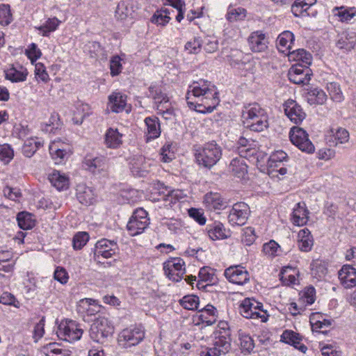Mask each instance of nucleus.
Masks as SVG:
<instances>
[{
    "instance_id": "nucleus-1",
    "label": "nucleus",
    "mask_w": 356,
    "mask_h": 356,
    "mask_svg": "<svg viewBox=\"0 0 356 356\" xmlns=\"http://www.w3.org/2000/svg\"><path fill=\"white\" fill-rule=\"evenodd\" d=\"M186 99L190 108L199 113H211L220 99L216 87L210 81L200 80L189 86Z\"/></svg>"
},
{
    "instance_id": "nucleus-2",
    "label": "nucleus",
    "mask_w": 356,
    "mask_h": 356,
    "mask_svg": "<svg viewBox=\"0 0 356 356\" xmlns=\"http://www.w3.org/2000/svg\"><path fill=\"white\" fill-rule=\"evenodd\" d=\"M268 115L259 104H250L243 107L242 119L244 127L254 131H262L268 127Z\"/></svg>"
},
{
    "instance_id": "nucleus-3",
    "label": "nucleus",
    "mask_w": 356,
    "mask_h": 356,
    "mask_svg": "<svg viewBox=\"0 0 356 356\" xmlns=\"http://www.w3.org/2000/svg\"><path fill=\"white\" fill-rule=\"evenodd\" d=\"M222 149L216 143L205 144L196 150L195 159L197 163L204 168H211L220 159Z\"/></svg>"
},
{
    "instance_id": "nucleus-4",
    "label": "nucleus",
    "mask_w": 356,
    "mask_h": 356,
    "mask_svg": "<svg viewBox=\"0 0 356 356\" xmlns=\"http://www.w3.org/2000/svg\"><path fill=\"white\" fill-rule=\"evenodd\" d=\"M114 327L108 318L99 316L91 325L90 337L94 341L102 343L112 335Z\"/></svg>"
},
{
    "instance_id": "nucleus-5",
    "label": "nucleus",
    "mask_w": 356,
    "mask_h": 356,
    "mask_svg": "<svg viewBox=\"0 0 356 356\" xmlns=\"http://www.w3.org/2000/svg\"><path fill=\"white\" fill-rule=\"evenodd\" d=\"M147 212L143 208L137 209L130 218L127 228L130 235L141 234L149 224Z\"/></svg>"
},
{
    "instance_id": "nucleus-6",
    "label": "nucleus",
    "mask_w": 356,
    "mask_h": 356,
    "mask_svg": "<svg viewBox=\"0 0 356 356\" xmlns=\"http://www.w3.org/2000/svg\"><path fill=\"white\" fill-rule=\"evenodd\" d=\"M289 138L291 143L302 152L313 153L315 147L309 138V135L305 130L299 127H293L289 132Z\"/></svg>"
},
{
    "instance_id": "nucleus-7",
    "label": "nucleus",
    "mask_w": 356,
    "mask_h": 356,
    "mask_svg": "<svg viewBox=\"0 0 356 356\" xmlns=\"http://www.w3.org/2000/svg\"><path fill=\"white\" fill-rule=\"evenodd\" d=\"M144 337V330L140 327L126 328L120 333L118 343L123 348H128L138 344Z\"/></svg>"
},
{
    "instance_id": "nucleus-8",
    "label": "nucleus",
    "mask_w": 356,
    "mask_h": 356,
    "mask_svg": "<svg viewBox=\"0 0 356 356\" xmlns=\"http://www.w3.org/2000/svg\"><path fill=\"white\" fill-rule=\"evenodd\" d=\"M163 270L170 280L179 282L186 273L185 263L181 258H171L163 263Z\"/></svg>"
},
{
    "instance_id": "nucleus-9",
    "label": "nucleus",
    "mask_w": 356,
    "mask_h": 356,
    "mask_svg": "<svg viewBox=\"0 0 356 356\" xmlns=\"http://www.w3.org/2000/svg\"><path fill=\"white\" fill-rule=\"evenodd\" d=\"M83 330L74 321H69L58 327V336L61 339L73 342L81 339Z\"/></svg>"
},
{
    "instance_id": "nucleus-10",
    "label": "nucleus",
    "mask_w": 356,
    "mask_h": 356,
    "mask_svg": "<svg viewBox=\"0 0 356 356\" xmlns=\"http://www.w3.org/2000/svg\"><path fill=\"white\" fill-rule=\"evenodd\" d=\"M250 214V208L245 202L234 204L228 216L229 222L232 225L242 226L246 222Z\"/></svg>"
},
{
    "instance_id": "nucleus-11",
    "label": "nucleus",
    "mask_w": 356,
    "mask_h": 356,
    "mask_svg": "<svg viewBox=\"0 0 356 356\" xmlns=\"http://www.w3.org/2000/svg\"><path fill=\"white\" fill-rule=\"evenodd\" d=\"M312 73L308 67L296 65L290 68L288 76L289 80L295 84L306 85L311 80Z\"/></svg>"
},
{
    "instance_id": "nucleus-12",
    "label": "nucleus",
    "mask_w": 356,
    "mask_h": 356,
    "mask_svg": "<svg viewBox=\"0 0 356 356\" xmlns=\"http://www.w3.org/2000/svg\"><path fill=\"white\" fill-rule=\"evenodd\" d=\"M218 320L217 309L211 305H207L204 308L200 309L193 316V321L196 325L203 324L205 325H211Z\"/></svg>"
},
{
    "instance_id": "nucleus-13",
    "label": "nucleus",
    "mask_w": 356,
    "mask_h": 356,
    "mask_svg": "<svg viewBox=\"0 0 356 356\" xmlns=\"http://www.w3.org/2000/svg\"><path fill=\"white\" fill-rule=\"evenodd\" d=\"M225 277L236 284L243 285L250 280V275L247 270L241 266H234L227 268L224 273Z\"/></svg>"
},
{
    "instance_id": "nucleus-14",
    "label": "nucleus",
    "mask_w": 356,
    "mask_h": 356,
    "mask_svg": "<svg viewBox=\"0 0 356 356\" xmlns=\"http://www.w3.org/2000/svg\"><path fill=\"white\" fill-rule=\"evenodd\" d=\"M284 108L286 115L295 124L301 123L306 117L302 107L294 100H287L284 104Z\"/></svg>"
},
{
    "instance_id": "nucleus-15",
    "label": "nucleus",
    "mask_w": 356,
    "mask_h": 356,
    "mask_svg": "<svg viewBox=\"0 0 356 356\" xmlns=\"http://www.w3.org/2000/svg\"><path fill=\"white\" fill-rule=\"evenodd\" d=\"M259 305V302L250 298H245L240 306L241 314L246 318L258 319L261 318L262 321L266 320L264 314H261L258 311H254L255 307Z\"/></svg>"
},
{
    "instance_id": "nucleus-16",
    "label": "nucleus",
    "mask_w": 356,
    "mask_h": 356,
    "mask_svg": "<svg viewBox=\"0 0 356 356\" xmlns=\"http://www.w3.org/2000/svg\"><path fill=\"white\" fill-rule=\"evenodd\" d=\"M118 245L115 241L103 238L97 242L94 254L97 257L102 256L104 258L108 259L115 254Z\"/></svg>"
},
{
    "instance_id": "nucleus-17",
    "label": "nucleus",
    "mask_w": 356,
    "mask_h": 356,
    "mask_svg": "<svg viewBox=\"0 0 356 356\" xmlns=\"http://www.w3.org/2000/svg\"><path fill=\"white\" fill-rule=\"evenodd\" d=\"M248 43L253 52H263L268 48L266 35L261 31L252 32L248 38Z\"/></svg>"
},
{
    "instance_id": "nucleus-18",
    "label": "nucleus",
    "mask_w": 356,
    "mask_h": 356,
    "mask_svg": "<svg viewBox=\"0 0 356 356\" xmlns=\"http://www.w3.org/2000/svg\"><path fill=\"white\" fill-rule=\"evenodd\" d=\"M76 197L81 204L88 206L95 202L96 194L91 187L81 183L76 186Z\"/></svg>"
},
{
    "instance_id": "nucleus-19",
    "label": "nucleus",
    "mask_w": 356,
    "mask_h": 356,
    "mask_svg": "<svg viewBox=\"0 0 356 356\" xmlns=\"http://www.w3.org/2000/svg\"><path fill=\"white\" fill-rule=\"evenodd\" d=\"M349 132L344 128H331L327 135V141L332 146H337L348 142Z\"/></svg>"
},
{
    "instance_id": "nucleus-20",
    "label": "nucleus",
    "mask_w": 356,
    "mask_h": 356,
    "mask_svg": "<svg viewBox=\"0 0 356 356\" xmlns=\"http://www.w3.org/2000/svg\"><path fill=\"white\" fill-rule=\"evenodd\" d=\"M339 279L347 289L356 286V270L350 265H344L339 271Z\"/></svg>"
},
{
    "instance_id": "nucleus-21",
    "label": "nucleus",
    "mask_w": 356,
    "mask_h": 356,
    "mask_svg": "<svg viewBox=\"0 0 356 356\" xmlns=\"http://www.w3.org/2000/svg\"><path fill=\"white\" fill-rule=\"evenodd\" d=\"M204 204L209 210H221L227 207V202L218 193H208L204 195Z\"/></svg>"
},
{
    "instance_id": "nucleus-22",
    "label": "nucleus",
    "mask_w": 356,
    "mask_h": 356,
    "mask_svg": "<svg viewBox=\"0 0 356 356\" xmlns=\"http://www.w3.org/2000/svg\"><path fill=\"white\" fill-rule=\"evenodd\" d=\"M356 46V33L354 32H343L338 35L336 47L344 52L353 49Z\"/></svg>"
},
{
    "instance_id": "nucleus-23",
    "label": "nucleus",
    "mask_w": 356,
    "mask_h": 356,
    "mask_svg": "<svg viewBox=\"0 0 356 356\" xmlns=\"http://www.w3.org/2000/svg\"><path fill=\"white\" fill-rule=\"evenodd\" d=\"M136 8L137 7L133 0L122 1L117 6L115 17L120 20H124L127 17H133V14Z\"/></svg>"
},
{
    "instance_id": "nucleus-24",
    "label": "nucleus",
    "mask_w": 356,
    "mask_h": 356,
    "mask_svg": "<svg viewBox=\"0 0 356 356\" xmlns=\"http://www.w3.org/2000/svg\"><path fill=\"white\" fill-rule=\"evenodd\" d=\"M309 211L305 202H298L292 213V221L295 225L303 226L308 220Z\"/></svg>"
},
{
    "instance_id": "nucleus-25",
    "label": "nucleus",
    "mask_w": 356,
    "mask_h": 356,
    "mask_svg": "<svg viewBox=\"0 0 356 356\" xmlns=\"http://www.w3.org/2000/svg\"><path fill=\"white\" fill-rule=\"evenodd\" d=\"M145 123L147 127L146 140H154L159 138L161 135V127L158 118L147 117L145 119Z\"/></svg>"
},
{
    "instance_id": "nucleus-26",
    "label": "nucleus",
    "mask_w": 356,
    "mask_h": 356,
    "mask_svg": "<svg viewBox=\"0 0 356 356\" xmlns=\"http://www.w3.org/2000/svg\"><path fill=\"white\" fill-rule=\"evenodd\" d=\"M122 137L117 129L109 128L104 135V144L108 148L117 149L122 144Z\"/></svg>"
},
{
    "instance_id": "nucleus-27",
    "label": "nucleus",
    "mask_w": 356,
    "mask_h": 356,
    "mask_svg": "<svg viewBox=\"0 0 356 356\" xmlns=\"http://www.w3.org/2000/svg\"><path fill=\"white\" fill-rule=\"evenodd\" d=\"M316 0H296L291 6V12L296 17L309 16V10L316 3Z\"/></svg>"
},
{
    "instance_id": "nucleus-28",
    "label": "nucleus",
    "mask_w": 356,
    "mask_h": 356,
    "mask_svg": "<svg viewBox=\"0 0 356 356\" xmlns=\"http://www.w3.org/2000/svg\"><path fill=\"white\" fill-rule=\"evenodd\" d=\"M246 157L233 159L229 164V170L233 175L243 179L248 173V165L245 161Z\"/></svg>"
},
{
    "instance_id": "nucleus-29",
    "label": "nucleus",
    "mask_w": 356,
    "mask_h": 356,
    "mask_svg": "<svg viewBox=\"0 0 356 356\" xmlns=\"http://www.w3.org/2000/svg\"><path fill=\"white\" fill-rule=\"evenodd\" d=\"M51 184L58 191H63L69 186V178L64 173L53 170L48 175Z\"/></svg>"
},
{
    "instance_id": "nucleus-30",
    "label": "nucleus",
    "mask_w": 356,
    "mask_h": 356,
    "mask_svg": "<svg viewBox=\"0 0 356 356\" xmlns=\"http://www.w3.org/2000/svg\"><path fill=\"white\" fill-rule=\"evenodd\" d=\"M63 144L59 141H54L49 145V154L52 159L55 160L56 163H60L63 159L67 158L70 152L64 149Z\"/></svg>"
},
{
    "instance_id": "nucleus-31",
    "label": "nucleus",
    "mask_w": 356,
    "mask_h": 356,
    "mask_svg": "<svg viewBox=\"0 0 356 356\" xmlns=\"http://www.w3.org/2000/svg\"><path fill=\"white\" fill-rule=\"evenodd\" d=\"M294 41V35L291 31H284L279 35L277 40V47L280 51L287 54L291 49V44Z\"/></svg>"
},
{
    "instance_id": "nucleus-32",
    "label": "nucleus",
    "mask_w": 356,
    "mask_h": 356,
    "mask_svg": "<svg viewBox=\"0 0 356 356\" xmlns=\"http://www.w3.org/2000/svg\"><path fill=\"white\" fill-rule=\"evenodd\" d=\"M109 106L113 112H122L127 102V96L120 92H113L109 97Z\"/></svg>"
},
{
    "instance_id": "nucleus-33",
    "label": "nucleus",
    "mask_w": 356,
    "mask_h": 356,
    "mask_svg": "<svg viewBox=\"0 0 356 356\" xmlns=\"http://www.w3.org/2000/svg\"><path fill=\"white\" fill-rule=\"evenodd\" d=\"M85 164L87 166V169L94 174L101 173L107 169L106 160L104 157L86 159Z\"/></svg>"
},
{
    "instance_id": "nucleus-34",
    "label": "nucleus",
    "mask_w": 356,
    "mask_h": 356,
    "mask_svg": "<svg viewBox=\"0 0 356 356\" xmlns=\"http://www.w3.org/2000/svg\"><path fill=\"white\" fill-rule=\"evenodd\" d=\"M298 237L299 249L303 252H309L311 250L314 241L310 231L307 228L301 229L298 232Z\"/></svg>"
},
{
    "instance_id": "nucleus-35",
    "label": "nucleus",
    "mask_w": 356,
    "mask_h": 356,
    "mask_svg": "<svg viewBox=\"0 0 356 356\" xmlns=\"http://www.w3.org/2000/svg\"><path fill=\"white\" fill-rule=\"evenodd\" d=\"M208 235L213 241L227 238L224 225L220 222H214L207 227Z\"/></svg>"
},
{
    "instance_id": "nucleus-36",
    "label": "nucleus",
    "mask_w": 356,
    "mask_h": 356,
    "mask_svg": "<svg viewBox=\"0 0 356 356\" xmlns=\"http://www.w3.org/2000/svg\"><path fill=\"white\" fill-rule=\"evenodd\" d=\"M253 141H250L244 137H241L238 141V151L241 157L252 156L256 153V149L252 146Z\"/></svg>"
},
{
    "instance_id": "nucleus-37",
    "label": "nucleus",
    "mask_w": 356,
    "mask_h": 356,
    "mask_svg": "<svg viewBox=\"0 0 356 356\" xmlns=\"http://www.w3.org/2000/svg\"><path fill=\"white\" fill-rule=\"evenodd\" d=\"M149 164L144 157L140 156L131 163V170L132 173L138 177H145L149 172Z\"/></svg>"
},
{
    "instance_id": "nucleus-38",
    "label": "nucleus",
    "mask_w": 356,
    "mask_h": 356,
    "mask_svg": "<svg viewBox=\"0 0 356 356\" xmlns=\"http://www.w3.org/2000/svg\"><path fill=\"white\" fill-rule=\"evenodd\" d=\"M42 145V143L38 140V138H28L24 141L22 153L26 157L31 158Z\"/></svg>"
},
{
    "instance_id": "nucleus-39",
    "label": "nucleus",
    "mask_w": 356,
    "mask_h": 356,
    "mask_svg": "<svg viewBox=\"0 0 356 356\" xmlns=\"http://www.w3.org/2000/svg\"><path fill=\"white\" fill-rule=\"evenodd\" d=\"M288 55L290 59L302 62L305 67H308L312 63V55L303 49L289 51Z\"/></svg>"
},
{
    "instance_id": "nucleus-40",
    "label": "nucleus",
    "mask_w": 356,
    "mask_h": 356,
    "mask_svg": "<svg viewBox=\"0 0 356 356\" xmlns=\"http://www.w3.org/2000/svg\"><path fill=\"white\" fill-rule=\"evenodd\" d=\"M60 24V21L56 17L49 18L44 24L35 27L43 36H49L50 33L55 31Z\"/></svg>"
},
{
    "instance_id": "nucleus-41",
    "label": "nucleus",
    "mask_w": 356,
    "mask_h": 356,
    "mask_svg": "<svg viewBox=\"0 0 356 356\" xmlns=\"http://www.w3.org/2000/svg\"><path fill=\"white\" fill-rule=\"evenodd\" d=\"M17 220L19 227L22 229H30L35 225V220L31 213L27 212H21L17 216Z\"/></svg>"
},
{
    "instance_id": "nucleus-42",
    "label": "nucleus",
    "mask_w": 356,
    "mask_h": 356,
    "mask_svg": "<svg viewBox=\"0 0 356 356\" xmlns=\"http://www.w3.org/2000/svg\"><path fill=\"white\" fill-rule=\"evenodd\" d=\"M308 101L310 104H323L327 99L325 92L320 88H314L308 92Z\"/></svg>"
},
{
    "instance_id": "nucleus-43",
    "label": "nucleus",
    "mask_w": 356,
    "mask_h": 356,
    "mask_svg": "<svg viewBox=\"0 0 356 356\" xmlns=\"http://www.w3.org/2000/svg\"><path fill=\"white\" fill-rule=\"evenodd\" d=\"M247 15V10L245 8H229L226 15V18L229 22H236L245 19Z\"/></svg>"
},
{
    "instance_id": "nucleus-44",
    "label": "nucleus",
    "mask_w": 356,
    "mask_h": 356,
    "mask_svg": "<svg viewBox=\"0 0 356 356\" xmlns=\"http://www.w3.org/2000/svg\"><path fill=\"white\" fill-rule=\"evenodd\" d=\"M198 276L200 280L197 282V286L199 288L204 286L202 285V282L213 283L215 281V275L213 270L207 266H204L200 268Z\"/></svg>"
},
{
    "instance_id": "nucleus-45",
    "label": "nucleus",
    "mask_w": 356,
    "mask_h": 356,
    "mask_svg": "<svg viewBox=\"0 0 356 356\" xmlns=\"http://www.w3.org/2000/svg\"><path fill=\"white\" fill-rule=\"evenodd\" d=\"M199 303V298L193 295L185 296L179 300V304L188 310H197Z\"/></svg>"
},
{
    "instance_id": "nucleus-46",
    "label": "nucleus",
    "mask_w": 356,
    "mask_h": 356,
    "mask_svg": "<svg viewBox=\"0 0 356 356\" xmlns=\"http://www.w3.org/2000/svg\"><path fill=\"white\" fill-rule=\"evenodd\" d=\"M213 348L220 355L225 354L229 352L231 348L230 340L225 337H220L214 342Z\"/></svg>"
},
{
    "instance_id": "nucleus-47",
    "label": "nucleus",
    "mask_w": 356,
    "mask_h": 356,
    "mask_svg": "<svg viewBox=\"0 0 356 356\" xmlns=\"http://www.w3.org/2000/svg\"><path fill=\"white\" fill-rule=\"evenodd\" d=\"M238 336L242 350L250 353L254 347L252 337L241 330L238 332Z\"/></svg>"
},
{
    "instance_id": "nucleus-48",
    "label": "nucleus",
    "mask_w": 356,
    "mask_h": 356,
    "mask_svg": "<svg viewBox=\"0 0 356 356\" xmlns=\"http://www.w3.org/2000/svg\"><path fill=\"white\" fill-rule=\"evenodd\" d=\"M282 341L286 343L291 344L294 347L300 344V341H301V338L299 334L292 330H285L282 336Z\"/></svg>"
},
{
    "instance_id": "nucleus-49",
    "label": "nucleus",
    "mask_w": 356,
    "mask_h": 356,
    "mask_svg": "<svg viewBox=\"0 0 356 356\" xmlns=\"http://www.w3.org/2000/svg\"><path fill=\"white\" fill-rule=\"evenodd\" d=\"M14 156V151L11 146L7 143L0 145V161L5 164L8 163Z\"/></svg>"
},
{
    "instance_id": "nucleus-50",
    "label": "nucleus",
    "mask_w": 356,
    "mask_h": 356,
    "mask_svg": "<svg viewBox=\"0 0 356 356\" xmlns=\"http://www.w3.org/2000/svg\"><path fill=\"white\" fill-rule=\"evenodd\" d=\"M26 73L17 70L14 67H12L6 72V79L11 81L12 82L24 81L26 79Z\"/></svg>"
},
{
    "instance_id": "nucleus-51",
    "label": "nucleus",
    "mask_w": 356,
    "mask_h": 356,
    "mask_svg": "<svg viewBox=\"0 0 356 356\" xmlns=\"http://www.w3.org/2000/svg\"><path fill=\"white\" fill-rule=\"evenodd\" d=\"M89 235L87 232H80L76 234L73 238V248L75 250L81 249L88 241Z\"/></svg>"
},
{
    "instance_id": "nucleus-52",
    "label": "nucleus",
    "mask_w": 356,
    "mask_h": 356,
    "mask_svg": "<svg viewBox=\"0 0 356 356\" xmlns=\"http://www.w3.org/2000/svg\"><path fill=\"white\" fill-rule=\"evenodd\" d=\"M12 21V14L10 6L8 4H0V24L8 25Z\"/></svg>"
},
{
    "instance_id": "nucleus-53",
    "label": "nucleus",
    "mask_w": 356,
    "mask_h": 356,
    "mask_svg": "<svg viewBox=\"0 0 356 356\" xmlns=\"http://www.w3.org/2000/svg\"><path fill=\"white\" fill-rule=\"evenodd\" d=\"M149 96L154 100V103L163 101V99L166 101L168 97L165 93L163 92L161 87L155 85L149 86Z\"/></svg>"
},
{
    "instance_id": "nucleus-54",
    "label": "nucleus",
    "mask_w": 356,
    "mask_h": 356,
    "mask_svg": "<svg viewBox=\"0 0 356 356\" xmlns=\"http://www.w3.org/2000/svg\"><path fill=\"white\" fill-rule=\"evenodd\" d=\"M320 314L318 313L313 314L310 317V323L312 326L313 330H317L323 327H328L331 325V321L330 320L323 319L321 321L318 319Z\"/></svg>"
},
{
    "instance_id": "nucleus-55",
    "label": "nucleus",
    "mask_w": 356,
    "mask_h": 356,
    "mask_svg": "<svg viewBox=\"0 0 356 356\" xmlns=\"http://www.w3.org/2000/svg\"><path fill=\"white\" fill-rule=\"evenodd\" d=\"M168 15H170V12L168 9L157 12L153 15L152 22L155 24L164 26L168 23L170 19V17Z\"/></svg>"
},
{
    "instance_id": "nucleus-56",
    "label": "nucleus",
    "mask_w": 356,
    "mask_h": 356,
    "mask_svg": "<svg viewBox=\"0 0 356 356\" xmlns=\"http://www.w3.org/2000/svg\"><path fill=\"white\" fill-rule=\"evenodd\" d=\"M327 90L331 99L337 102H341L343 99L342 92L338 85L330 83L327 85Z\"/></svg>"
},
{
    "instance_id": "nucleus-57",
    "label": "nucleus",
    "mask_w": 356,
    "mask_h": 356,
    "mask_svg": "<svg viewBox=\"0 0 356 356\" xmlns=\"http://www.w3.org/2000/svg\"><path fill=\"white\" fill-rule=\"evenodd\" d=\"M287 154L284 152H277L270 156L268 166L269 168H277L280 165V163L286 159Z\"/></svg>"
},
{
    "instance_id": "nucleus-58",
    "label": "nucleus",
    "mask_w": 356,
    "mask_h": 356,
    "mask_svg": "<svg viewBox=\"0 0 356 356\" xmlns=\"http://www.w3.org/2000/svg\"><path fill=\"white\" fill-rule=\"evenodd\" d=\"M256 239L254 229L252 227H248L243 229V234L241 241L245 245L250 246Z\"/></svg>"
},
{
    "instance_id": "nucleus-59",
    "label": "nucleus",
    "mask_w": 356,
    "mask_h": 356,
    "mask_svg": "<svg viewBox=\"0 0 356 356\" xmlns=\"http://www.w3.org/2000/svg\"><path fill=\"white\" fill-rule=\"evenodd\" d=\"M188 215L200 225H203L206 223V217L204 216V213L201 209L191 208L188 209Z\"/></svg>"
},
{
    "instance_id": "nucleus-60",
    "label": "nucleus",
    "mask_w": 356,
    "mask_h": 356,
    "mask_svg": "<svg viewBox=\"0 0 356 356\" xmlns=\"http://www.w3.org/2000/svg\"><path fill=\"white\" fill-rule=\"evenodd\" d=\"M44 317H42L40 321L36 323L33 329V337L35 339V341L37 342L40 339H41L44 334Z\"/></svg>"
},
{
    "instance_id": "nucleus-61",
    "label": "nucleus",
    "mask_w": 356,
    "mask_h": 356,
    "mask_svg": "<svg viewBox=\"0 0 356 356\" xmlns=\"http://www.w3.org/2000/svg\"><path fill=\"white\" fill-rule=\"evenodd\" d=\"M121 58L118 56H113L110 61L111 74L112 76L119 74L122 71Z\"/></svg>"
},
{
    "instance_id": "nucleus-62",
    "label": "nucleus",
    "mask_w": 356,
    "mask_h": 356,
    "mask_svg": "<svg viewBox=\"0 0 356 356\" xmlns=\"http://www.w3.org/2000/svg\"><path fill=\"white\" fill-rule=\"evenodd\" d=\"M202 42L198 38H193L185 44V49L188 51L190 54H197L201 49Z\"/></svg>"
},
{
    "instance_id": "nucleus-63",
    "label": "nucleus",
    "mask_w": 356,
    "mask_h": 356,
    "mask_svg": "<svg viewBox=\"0 0 356 356\" xmlns=\"http://www.w3.org/2000/svg\"><path fill=\"white\" fill-rule=\"evenodd\" d=\"M35 76L43 82H47L49 79V74H47L45 67L41 63L35 65Z\"/></svg>"
},
{
    "instance_id": "nucleus-64",
    "label": "nucleus",
    "mask_w": 356,
    "mask_h": 356,
    "mask_svg": "<svg viewBox=\"0 0 356 356\" xmlns=\"http://www.w3.org/2000/svg\"><path fill=\"white\" fill-rule=\"evenodd\" d=\"M26 54L32 62L36 60L42 55L40 50L35 43H31L29 45V49L26 50Z\"/></svg>"
}]
</instances>
